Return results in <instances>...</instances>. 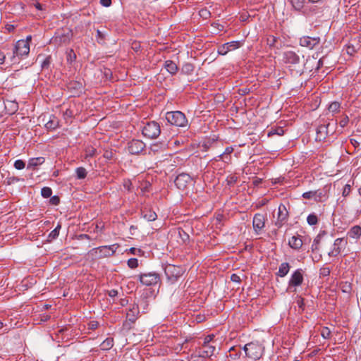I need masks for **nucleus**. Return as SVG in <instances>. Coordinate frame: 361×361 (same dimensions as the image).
Instances as JSON below:
<instances>
[{
    "label": "nucleus",
    "mask_w": 361,
    "mask_h": 361,
    "mask_svg": "<svg viewBox=\"0 0 361 361\" xmlns=\"http://www.w3.org/2000/svg\"><path fill=\"white\" fill-rule=\"evenodd\" d=\"M290 4L297 11H300L302 7L305 0H290Z\"/></svg>",
    "instance_id": "nucleus-33"
},
{
    "label": "nucleus",
    "mask_w": 361,
    "mask_h": 361,
    "mask_svg": "<svg viewBox=\"0 0 361 361\" xmlns=\"http://www.w3.org/2000/svg\"><path fill=\"white\" fill-rule=\"evenodd\" d=\"M283 60L286 63L297 64L300 61V57L293 51H287L283 54Z\"/></svg>",
    "instance_id": "nucleus-18"
},
{
    "label": "nucleus",
    "mask_w": 361,
    "mask_h": 361,
    "mask_svg": "<svg viewBox=\"0 0 361 361\" xmlns=\"http://www.w3.org/2000/svg\"><path fill=\"white\" fill-rule=\"evenodd\" d=\"M231 280L233 282H235V283H240L241 281L240 277L236 274H233L231 276Z\"/></svg>",
    "instance_id": "nucleus-54"
},
{
    "label": "nucleus",
    "mask_w": 361,
    "mask_h": 361,
    "mask_svg": "<svg viewBox=\"0 0 361 361\" xmlns=\"http://www.w3.org/2000/svg\"><path fill=\"white\" fill-rule=\"evenodd\" d=\"M290 268V267L288 262L281 263L279 266L277 275L280 277H284L288 274Z\"/></svg>",
    "instance_id": "nucleus-23"
},
{
    "label": "nucleus",
    "mask_w": 361,
    "mask_h": 361,
    "mask_svg": "<svg viewBox=\"0 0 361 361\" xmlns=\"http://www.w3.org/2000/svg\"><path fill=\"white\" fill-rule=\"evenodd\" d=\"M304 271L302 269H298L291 275L290 279L288 281V290L294 289L293 292H295V288L302 285L304 278Z\"/></svg>",
    "instance_id": "nucleus-8"
},
{
    "label": "nucleus",
    "mask_w": 361,
    "mask_h": 361,
    "mask_svg": "<svg viewBox=\"0 0 361 361\" xmlns=\"http://www.w3.org/2000/svg\"><path fill=\"white\" fill-rule=\"evenodd\" d=\"M340 108L341 104L338 102H334L329 104L328 107V111L329 112L332 113V114L334 115V114L338 113L339 111Z\"/></svg>",
    "instance_id": "nucleus-30"
},
{
    "label": "nucleus",
    "mask_w": 361,
    "mask_h": 361,
    "mask_svg": "<svg viewBox=\"0 0 361 361\" xmlns=\"http://www.w3.org/2000/svg\"><path fill=\"white\" fill-rule=\"evenodd\" d=\"M284 131L282 128H279L274 130H271L268 133V136L270 137L273 135H282L283 134Z\"/></svg>",
    "instance_id": "nucleus-44"
},
{
    "label": "nucleus",
    "mask_w": 361,
    "mask_h": 361,
    "mask_svg": "<svg viewBox=\"0 0 361 361\" xmlns=\"http://www.w3.org/2000/svg\"><path fill=\"white\" fill-rule=\"evenodd\" d=\"M320 274L323 276H328L330 274V270L329 268H322L321 270H320Z\"/></svg>",
    "instance_id": "nucleus-58"
},
{
    "label": "nucleus",
    "mask_w": 361,
    "mask_h": 361,
    "mask_svg": "<svg viewBox=\"0 0 361 361\" xmlns=\"http://www.w3.org/2000/svg\"><path fill=\"white\" fill-rule=\"evenodd\" d=\"M276 41H277V37H276L273 35H270L267 38V44L270 47H274L275 45Z\"/></svg>",
    "instance_id": "nucleus-45"
},
{
    "label": "nucleus",
    "mask_w": 361,
    "mask_h": 361,
    "mask_svg": "<svg viewBox=\"0 0 361 361\" xmlns=\"http://www.w3.org/2000/svg\"><path fill=\"white\" fill-rule=\"evenodd\" d=\"M54 41L59 44H66L70 41V37L68 35H60L59 33H57V35L54 37Z\"/></svg>",
    "instance_id": "nucleus-27"
},
{
    "label": "nucleus",
    "mask_w": 361,
    "mask_h": 361,
    "mask_svg": "<svg viewBox=\"0 0 361 361\" xmlns=\"http://www.w3.org/2000/svg\"><path fill=\"white\" fill-rule=\"evenodd\" d=\"M45 159L42 157L32 158L29 160L27 164V169H35L37 166L42 164Z\"/></svg>",
    "instance_id": "nucleus-20"
},
{
    "label": "nucleus",
    "mask_w": 361,
    "mask_h": 361,
    "mask_svg": "<svg viewBox=\"0 0 361 361\" xmlns=\"http://www.w3.org/2000/svg\"><path fill=\"white\" fill-rule=\"evenodd\" d=\"M289 245L293 248V249H295V250H298L300 249L302 245V240L297 237V236H293L290 240H289Z\"/></svg>",
    "instance_id": "nucleus-24"
},
{
    "label": "nucleus",
    "mask_w": 361,
    "mask_h": 361,
    "mask_svg": "<svg viewBox=\"0 0 361 361\" xmlns=\"http://www.w3.org/2000/svg\"><path fill=\"white\" fill-rule=\"evenodd\" d=\"M194 71V66L190 63H185L181 68V72L186 75H191Z\"/></svg>",
    "instance_id": "nucleus-29"
},
{
    "label": "nucleus",
    "mask_w": 361,
    "mask_h": 361,
    "mask_svg": "<svg viewBox=\"0 0 361 361\" xmlns=\"http://www.w3.org/2000/svg\"><path fill=\"white\" fill-rule=\"evenodd\" d=\"M30 52V44L24 39L18 40L13 49V55L11 56L10 60L11 63H16V58L20 56H27Z\"/></svg>",
    "instance_id": "nucleus-4"
},
{
    "label": "nucleus",
    "mask_w": 361,
    "mask_h": 361,
    "mask_svg": "<svg viewBox=\"0 0 361 361\" xmlns=\"http://www.w3.org/2000/svg\"><path fill=\"white\" fill-rule=\"evenodd\" d=\"M138 278L140 282L147 286L156 285L160 281L159 275L156 272L141 274Z\"/></svg>",
    "instance_id": "nucleus-9"
},
{
    "label": "nucleus",
    "mask_w": 361,
    "mask_h": 361,
    "mask_svg": "<svg viewBox=\"0 0 361 361\" xmlns=\"http://www.w3.org/2000/svg\"><path fill=\"white\" fill-rule=\"evenodd\" d=\"M216 350V345H213V343L202 344V346L198 351V354L200 357H209L214 354Z\"/></svg>",
    "instance_id": "nucleus-15"
},
{
    "label": "nucleus",
    "mask_w": 361,
    "mask_h": 361,
    "mask_svg": "<svg viewBox=\"0 0 361 361\" xmlns=\"http://www.w3.org/2000/svg\"><path fill=\"white\" fill-rule=\"evenodd\" d=\"M114 340L111 338H107L101 344L102 349L108 350L113 347Z\"/></svg>",
    "instance_id": "nucleus-31"
},
{
    "label": "nucleus",
    "mask_w": 361,
    "mask_h": 361,
    "mask_svg": "<svg viewBox=\"0 0 361 361\" xmlns=\"http://www.w3.org/2000/svg\"><path fill=\"white\" fill-rule=\"evenodd\" d=\"M61 227V225L58 224L57 226L49 233V238L51 239H56L59 235Z\"/></svg>",
    "instance_id": "nucleus-39"
},
{
    "label": "nucleus",
    "mask_w": 361,
    "mask_h": 361,
    "mask_svg": "<svg viewBox=\"0 0 361 361\" xmlns=\"http://www.w3.org/2000/svg\"><path fill=\"white\" fill-rule=\"evenodd\" d=\"M347 244V241L343 238H336L334 243V248L331 250L328 255L330 257H336L341 252L343 246Z\"/></svg>",
    "instance_id": "nucleus-17"
},
{
    "label": "nucleus",
    "mask_w": 361,
    "mask_h": 361,
    "mask_svg": "<svg viewBox=\"0 0 361 361\" xmlns=\"http://www.w3.org/2000/svg\"><path fill=\"white\" fill-rule=\"evenodd\" d=\"M128 266L131 269L138 267V261L136 258H130L128 260Z\"/></svg>",
    "instance_id": "nucleus-41"
},
{
    "label": "nucleus",
    "mask_w": 361,
    "mask_h": 361,
    "mask_svg": "<svg viewBox=\"0 0 361 361\" xmlns=\"http://www.w3.org/2000/svg\"><path fill=\"white\" fill-rule=\"evenodd\" d=\"M238 180V177L234 175H231L227 177L226 182L228 185H234Z\"/></svg>",
    "instance_id": "nucleus-43"
},
{
    "label": "nucleus",
    "mask_w": 361,
    "mask_h": 361,
    "mask_svg": "<svg viewBox=\"0 0 361 361\" xmlns=\"http://www.w3.org/2000/svg\"><path fill=\"white\" fill-rule=\"evenodd\" d=\"M100 4L105 7H109L111 4V0H100Z\"/></svg>",
    "instance_id": "nucleus-57"
},
{
    "label": "nucleus",
    "mask_w": 361,
    "mask_h": 361,
    "mask_svg": "<svg viewBox=\"0 0 361 361\" xmlns=\"http://www.w3.org/2000/svg\"><path fill=\"white\" fill-rule=\"evenodd\" d=\"M139 314L140 311L138 305L133 304L127 312L126 317L130 322L134 323L137 319Z\"/></svg>",
    "instance_id": "nucleus-19"
},
{
    "label": "nucleus",
    "mask_w": 361,
    "mask_h": 361,
    "mask_svg": "<svg viewBox=\"0 0 361 361\" xmlns=\"http://www.w3.org/2000/svg\"><path fill=\"white\" fill-rule=\"evenodd\" d=\"M117 295H118V290H117L112 289V290H110L109 291V295L111 298H114V297H116Z\"/></svg>",
    "instance_id": "nucleus-60"
},
{
    "label": "nucleus",
    "mask_w": 361,
    "mask_h": 361,
    "mask_svg": "<svg viewBox=\"0 0 361 361\" xmlns=\"http://www.w3.org/2000/svg\"><path fill=\"white\" fill-rule=\"evenodd\" d=\"M233 152V148L232 147H228L225 149L224 152L219 155V157L226 163H228L230 161V158L227 157V155L231 154Z\"/></svg>",
    "instance_id": "nucleus-28"
},
{
    "label": "nucleus",
    "mask_w": 361,
    "mask_h": 361,
    "mask_svg": "<svg viewBox=\"0 0 361 361\" xmlns=\"http://www.w3.org/2000/svg\"><path fill=\"white\" fill-rule=\"evenodd\" d=\"M31 39H32V37L30 35H29L26 37L25 40L29 43V42L31 40Z\"/></svg>",
    "instance_id": "nucleus-64"
},
{
    "label": "nucleus",
    "mask_w": 361,
    "mask_h": 361,
    "mask_svg": "<svg viewBox=\"0 0 361 361\" xmlns=\"http://www.w3.org/2000/svg\"><path fill=\"white\" fill-rule=\"evenodd\" d=\"M245 357L251 360H259L264 352V347L259 342H250L243 348Z\"/></svg>",
    "instance_id": "nucleus-1"
},
{
    "label": "nucleus",
    "mask_w": 361,
    "mask_h": 361,
    "mask_svg": "<svg viewBox=\"0 0 361 361\" xmlns=\"http://www.w3.org/2000/svg\"><path fill=\"white\" fill-rule=\"evenodd\" d=\"M266 216L262 214H256L252 220V226L255 231L258 234L265 226Z\"/></svg>",
    "instance_id": "nucleus-13"
},
{
    "label": "nucleus",
    "mask_w": 361,
    "mask_h": 361,
    "mask_svg": "<svg viewBox=\"0 0 361 361\" xmlns=\"http://www.w3.org/2000/svg\"><path fill=\"white\" fill-rule=\"evenodd\" d=\"M35 6L36 8L38 9V10H42V5L39 3H36L35 4Z\"/></svg>",
    "instance_id": "nucleus-63"
},
{
    "label": "nucleus",
    "mask_w": 361,
    "mask_h": 361,
    "mask_svg": "<svg viewBox=\"0 0 361 361\" xmlns=\"http://www.w3.org/2000/svg\"><path fill=\"white\" fill-rule=\"evenodd\" d=\"M229 355L228 357L232 360H236L240 357L241 348L240 347H232L229 350Z\"/></svg>",
    "instance_id": "nucleus-25"
},
{
    "label": "nucleus",
    "mask_w": 361,
    "mask_h": 361,
    "mask_svg": "<svg viewBox=\"0 0 361 361\" xmlns=\"http://www.w3.org/2000/svg\"><path fill=\"white\" fill-rule=\"evenodd\" d=\"M99 322L97 321H91L88 324V329L91 330H95L99 326Z\"/></svg>",
    "instance_id": "nucleus-47"
},
{
    "label": "nucleus",
    "mask_w": 361,
    "mask_h": 361,
    "mask_svg": "<svg viewBox=\"0 0 361 361\" xmlns=\"http://www.w3.org/2000/svg\"><path fill=\"white\" fill-rule=\"evenodd\" d=\"M50 202L54 205H58L60 202V199L56 195L53 196L50 198Z\"/></svg>",
    "instance_id": "nucleus-52"
},
{
    "label": "nucleus",
    "mask_w": 361,
    "mask_h": 361,
    "mask_svg": "<svg viewBox=\"0 0 361 361\" xmlns=\"http://www.w3.org/2000/svg\"><path fill=\"white\" fill-rule=\"evenodd\" d=\"M288 219V212L287 208L283 204H280L278 208L277 219L275 222V225L278 228H281Z\"/></svg>",
    "instance_id": "nucleus-11"
},
{
    "label": "nucleus",
    "mask_w": 361,
    "mask_h": 361,
    "mask_svg": "<svg viewBox=\"0 0 361 361\" xmlns=\"http://www.w3.org/2000/svg\"><path fill=\"white\" fill-rule=\"evenodd\" d=\"M348 121H349V118H348V116H345V117H343L340 121L339 124H340L341 127L344 128L345 126H347V124L348 123Z\"/></svg>",
    "instance_id": "nucleus-50"
},
{
    "label": "nucleus",
    "mask_w": 361,
    "mask_h": 361,
    "mask_svg": "<svg viewBox=\"0 0 361 361\" xmlns=\"http://www.w3.org/2000/svg\"><path fill=\"white\" fill-rule=\"evenodd\" d=\"M307 221L308 224L310 226L316 225L318 222L317 216L314 214H309L307 218Z\"/></svg>",
    "instance_id": "nucleus-35"
},
{
    "label": "nucleus",
    "mask_w": 361,
    "mask_h": 361,
    "mask_svg": "<svg viewBox=\"0 0 361 361\" xmlns=\"http://www.w3.org/2000/svg\"><path fill=\"white\" fill-rule=\"evenodd\" d=\"M319 241H320V238L319 236H317L313 241V243L312 245V251H314L315 250L317 249L318 247V245L319 243Z\"/></svg>",
    "instance_id": "nucleus-51"
},
{
    "label": "nucleus",
    "mask_w": 361,
    "mask_h": 361,
    "mask_svg": "<svg viewBox=\"0 0 361 361\" xmlns=\"http://www.w3.org/2000/svg\"><path fill=\"white\" fill-rule=\"evenodd\" d=\"M348 235L352 238H359L361 236V227L354 226L348 231Z\"/></svg>",
    "instance_id": "nucleus-26"
},
{
    "label": "nucleus",
    "mask_w": 361,
    "mask_h": 361,
    "mask_svg": "<svg viewBox=\"0 0 361 361\" xmlns=\"http://www.w3.org/2000/svg\"><path fill=\"white\" fill-rule=\"evenodd\" d=\"M52 62L51 56H47L42 62L41 67L43 70L49 69Z\"/></svg>",
    "instance_id": "nucleus-34"
},
{
    "label": "nucleus",
    "mask_w": 361,
    "mask_h": 361,
    "mask_svg": "<svg viewBox=\"0 0 361 361\" xmlns=\"http://www.w3.org/2000/svg\"><path fill=\"white\" fill-rule=\"evenodd\" d=\"M164 273L168 282L173 284L183 275V269L173 264H167L164 267Z\"/></svg>",
    "instance_id": "nucleus-5"
},
{
    "label": "nucleus",
    "mask_w": 361,
    "mask_h": 361,
    "mask_svg": "<svg viewBox=\"0 0 361 361\" xmlns=\"http://www.w3.org/2000/svg\"><path fill=\"white\" fill-rule=\"evenodd\" d=\"M6 55L0 50V64H3L5 61Z\"/></svg>",
    "instance_id": "nucleus-61"
},
{
    "label": "nucleus",
    "mask_w": 361,
    "mask_h": 361,
    "mask_svg": "<svg viewBox=\"0 0 361 361\" xmlns=\"http://www.w3.org/2000/svg\"><path fill=\"white\" fill-rule=\"evenodd\" d=\"M241 43L239 41H233L222 44L218 49V53L221 55L226 54L229 51L239 48Z\"/></svg>",
    "instance_id": "nucleus-16"
},
{
    "label": "nucleus",
    "mask_w": 361,
    "mask_h": 361,
    "mask_svg": "<svg viewBox=\"0 0 361 361\" xmlns=\"http://www.w3.org/2000/svg\"><path fill=\"white\" fill-rule=\"evenodd\" d=\"M192 179L188 173H182L178 175L174 180L176 186L180 190H185L191 185Z\"/></svg>",
    "instance_id": "nucleus-10"
},
{
    "label": "nucleus",
    "mask_w": 361,
    "mask_h": 361,
    "mask_svg": "<svg viewBox=\"0 0 361 361\" xmlns=\"http://www.w3.org/2000/svg\"><path fill=\"white\" fill-rule=\"evenodd\" d=\"M142 135L148 138H157L161 133L160 126L158 123L155 121L147 123L142 130Z\"/></svg>",
    "instance_id": "nucleus-7"
},
{
    "label": "nucleus",
    "mask_w": 361,
    "mask_h": 361,
    "mask_svg": "<svg viewBox=\"0 0 361 361\" xmlns=\"http://www.w3.org/2000/svg\"><path fill=\"white\" fill-rule=\"evenodd\" d=\"M323 66V61H322V59H320L319 61H318V66H317V68H319L321 66Z\"/></svg>",
    "instance_id": "nucleus-62"
},
{
    "label": "nucleus",
    "mask_w": 361,
    "mask_h": 361,
    "mask_svg": "<svg viewBox=\"0 0 361 361\" xmlns=\"http://www.w3.org/2000/svg\"><path fill=\"white\" fill-rule=\"evenodd\" d=\"M166 119L171 125L177 127L186 128L188 126V121L185 115L180 111L167 112Z\"/></svg>",
    "instance_id": "nucleus-2"
},
{
    "label": "nucleus",
    "mask_w": 361,
    "mask_h": 361,
    "mask_svg": "<svg viewBox=\"0 0 361 361\" xmlns=\"http://www.w3.org/2000/svg\"><path fill=\"white\" fill-rule=\"evenodd\" d=\"M164 68L171 75H175L178 70L176 63L171 60H167L165 61Z\"/></svg>",
    "instance_id": "nucleus-21"
},
{
    "label": "nucleus",
    "mask_w": 361,
    "mask_h": 361,
    "mask_svg": "<svg viewBox=\"0 0 361 361\" xmlns=\"http://www.w3.org/2000/svg\"><path fill=\"white\" fill-rule=\"evenodd\" d=\"M316 192L313 191H308L306 192H304L302 194V197L305 199H312L314 195Z\"/></svg>",
    "instance_id": "nucleus-49"
},
{
    "label": "nucleus",
    "mask_w": 361,
    "mask_h": 361,
    "mask_svg": "<svg viewBox=\"0 0 361 361\" xmlns=\"http://www.w3.org/2000/svg\"><path fill=\"white\" fill-rule=\"evenodd\" d=\"M66 59L68 63H72L76 59V55L73 49H70L67 51Z\"/></svg>",
    "instance_id": "nucleus-40"
},
{
    "label": "nucleus",
    "mask_w": 361,
    "mask_h": 361,
    "mask_svg": "<svg viewBox=\"0 0 361 361\" xmlns=\"http://www.w3.org/2000/svg\"><path fill=\"white\" fill-rule=\"evenodd\" d=\"M214 336L213 334L208 335L207 336H206L205 338H204L203 344L211 343V342L213 340Z\"/></svg>",
    "instance_id": "nucleus-55"
},
{
    "label": "nucleus",
    "mask_w": 361,
    "mask_h": 361,
    "mask_svg": "<svg viewBox=\"0 0 361 361\" xmlns=\"http://www.w3.org/2000/svg\"><path fill=\"white\" fill-rule=\"evenodd\" d=\"M320 42L319 37H311L309 36H304L300 39V44L302 47H307L310 49H313L315 46L318 45Z\"/></svg>",
    "instance_id": "nucleus-14"
},
{
    "label": "nucleus",
    "mask_w": 361,
    "mask_h": 361,
    "mask_svg": "<svg viewBox=\"0 0 361 361\" xmlns=\"http://www.w3.org/2000/svg\"><path fill=\"white\" fill-rule=\"evenodd\" d=\"M5 108L9 114H14L18 109V104L16 102L7 101L5 103Z\"/></svg>",
    "instance_id": "nucleus-22"
},
{
    "label": "nucleus",
    "mask_w": 361,
    "mask_h": 361,
    "mask_svg": "<svg viewBox=\"0 0 361 361\" xmlns=\"http://www.w3.org/2000/svg\"><path fill=\"white\" fill-rule=\"evenodd\" d=\"M116 245L100 246L90 250L89 255L93 258L99 259L113 255L116 252Z\"/></svg>",
    "instance_id": "nucleus-6"
},
{
    "label": "nucleus",
    "mask_w": 361,
    "mask_h": 361,
    "mask_svg": "<svg viewBox=\"0 0 361 361\" xmlns=\"http://www.w3.org/2000/svg\"><path fill=\"white\" fill-rule=\"evenodd\" d=\"M144 218L149 221H152L157 218V215L154 212L148 211L144 214Z\"/></svg>",
    "instance_id": "nucleus-36"
},
{
    "label": "nucleus",
    "mask_w": 361,
    "mask_h": 361,
    "mask_svg": "<svg viewBox=\"0 0 361 361\" xmlns=\"http://www.w3.org/2000/svg\"><path fill=\"white\" fill-rule=\"evenodd\" d=\"M104 157L106 159H111L113 158V152L111 151H106L104 154Z\"/></svg>",
    "instance_id": "nucleus-56"
},
{
    "label": "nucleus",
    "mask_w": 361,
    "mask_h": 361,
    "mask_svg": "<svg viewBox=\"0 0 361 361\" xmlns=\"http://www.w3.org/2000/svg\"><path fill=\"white\" fill-rule=\"evenodd\" d=\"M350 190H351V186L350 184H346L344 188H343V192H342V195L343 197H347L349 195L350 192Z\"/></svg>",
    "instance_id": "nucleus-46"
},
{
    "label": "nucleus",
    "mask_w": 361,
    "mask_h": 361,
    "mask_svg": "<svg viewBox=\"0 0 361 361\" xmlns=\"http://www.w3.org/2000/svg\"><path fill=\"white\" fill-rule=\"evenodd\" d=\"M75 173L77 175V178L78 179H83L87 176V171L83 167H78L75 169Z\"/></svg>",
    "instance_id": "nucleus-32"
},
{
    "label": "nucleus",
    "mask_w": 361,
    "mask_h": 361,
    "mask_svg": "<svg viewBox=\"0 0 361 361\" xmlns=\"http://www.w3.org/2000/svg\"><path fill=\"white\" fill-rule=\"evenodd\" d=\"M331 330L328 327L324 326V327L322 328V329H321V336L324 338H325V339L329 338L330 336H331Z\"/></svg>",
    "instance_id": "nucleus-38"
},
{
    "label": "nucleus",
    "mask_w": 361,
    "mask_h": 361,
    "mask_svg": "<svg viewBox=\"0 0 361 361\" xmlns=\"http://www.w3.org/2000/svg\"><path fill=\"white\" fill-rule=\"evenodd\" d=\"M145 147V144L140 140H132L128 143V151L131 154H138Z\"/></svg>",
    "instance_id": "nucleus-12"
},
{
    "label": "nucleus",
    "mask_w": 361,
    "mask_h": 361,
    "mask_svg": "<svg viewBox=\"0 0 361 361\" xmlns=\"http://www.w3.org/2000/svg\"><path fill=\"white\" fill-rule=\"evenodd\" d=\"M25 166V163L21 159H18L14 162V167L18 170H21L24 169Z\"/></svg>",
    "instance_id": "nucleus-42"
},
{
    "label": "nucleus",
    "mask_w": 361,
    "mask_h": 361,
    "mask_svg": "<svg viewBox=\"0 0 361 361\" xmlns=\"http://www.w3.org/2000/svg\"><path fill=\"white\" fill-rule=\"evenodd\" d=\"M16 27L14 25H11V24H7L6 25V29L8 32H13L14 30H15Z\"/></svg>",
    "instance_id": "nucleus-59"
},
{
    "label": "nucleus",
    "mask_w": 361,
    "mask_h": 361,
    "mask_svg": "<svg viewBox=\"0 0 361 361\" xmlns=\"http://www.w3.org/2000/svg\"><path fill=\"white\" fill-rule=\"evenodd\" d=\"M45 126L49 129H55L57 127V123L54 121H49L46 123Z\"/></svg>",
    "instance_id": "nucleus-48"
},
{
    "label": "nucleus",
    "mask_w": 361,
    "mask_h": 361,
    "mask_svg": "<svg viewBox=\"0 0 361 361\" xmlns=\"http://www.w3.org/2000/svg\"><path fill=\"white\" fill-rule=\"evenodd\" d=\"M331 123L327 120L321 118L319 120V125L317 128L316 140L319 141L324 140L329 134H333L335 131V127L337 126V121H335L333 124V128L329 130Z\"/></svg>",
    "instance_id": "nucleus-3"
},
{
    "label": "nucleus",
    "mask_w": 361,
    "mask_h": 361,
    "mask_svg": "<svg viewBox=\"0 0 361 361\" xmlns=\"http://www.w3.org/2000/svg\"><path fill=\"white\" fill-rule=\"evenodd\" d=\"M96 149L93 147H90L87 149L86 150V156L87 157H93L95 154Z\"/></svg>",
    "instance_id": "nucleus-53"
},
{
    "label": "nucleus",
    "mask_w": 361,
    "mask_h": 361,
    "mask_svg": "<svg viewBox=\"0 0 361 361\" xmlns=\"http://www.w3.org/2000/svg\"><path fill=\"white\" fill-rule=\"evenodd\" d=\"M41 195L44 198L50 197L52 195V190L49 187H44L41 190Z\"/></svg>",
    "instance_id": "nucleus-37"
}]
</instances>
